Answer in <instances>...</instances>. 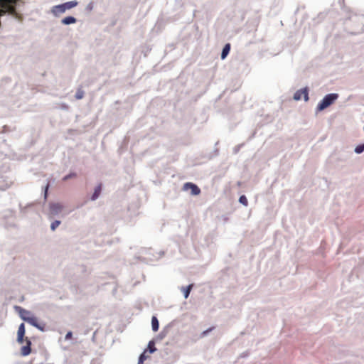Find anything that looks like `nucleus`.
<instances>
[{
  "label": "nucleus",
  "instance_id": "obj_1",
  "mask_svg": "<svg viewBox=\"0 0 364 364\" xmlns=\"http://www.w3.org/2000/svg\"><path fill=\"white\" fill-rule=\"evenodd\" d=\"M77 1H68L60 5L54 6L52 8V13L54 16H58L60 14L64 13L66 10L71 9L77 5Z\"/></svg>",
  "mask_w": 364,
  "mask_h": 364
},
{
  "label": "nucleus",
  "instance_id": "obj_2",
  "mask_svg": "<svg viewBox=\"0 0 364 364\" xmlns=\"http://www.w3.org/2000/svg\"><path fill=\"white\" fill-rule=\"evenodd\" d=\"M338 97V95L336 93H331L326 95L323 99L320 102V103L317 106V109L321 111L331 105H332L335 100H336Z\"/></svg>",
  "mask_w": 364,
  "mask_h": 364
},
{
  "label": "nucleus",
  "instance_id": "obj_3",
  "mask_svg": "<svg viewBox=\"0 0 364 364\" xmlns=\"http://www.w3.org/2000/svg\"><path fill=\"white\" fill-rule=\"evenodd\" d=\"M16 0H0V16L6 11L13 14L15 12V8L13 6Z\"/></svg>",
  "mask_w": 364,
  "mask_h": 364
},
{
  "label": "nucleus",
  "instance_id": "obj_4",
  "mask_svg": "<svg viewBox=\"0 0 364 364\" xmlns=\"http://www.w3.org/2000/svg\"><path fill=\"white\" fill-rule=\"evenodd\" d=\"M301 98H304L305 101L309 100V93L307 88L299 90L294 93V99L295 100H300Z\"/></svg>",
  "mask_w": 364,
  "mask_h": 364
},
{
  "label": "nucleus",
  "instance_id": "obj_5",
  "mask_svg": "<svg viewBox=\"0 0 364 364\" xmlns=\"http://www.w3.org/2000/svg\"><path fill=\"white\" fill-rule=\"evenodd\" d=\"M23 320L29 323L31 325L36 327L37 328H38L39 330L41 331H43L44 330V326L45 325H41L38 323V319L37 318L34 317V316H31L30 317H24L23 316Z\"/></svg>",
  "mask_w": 364,
  "mask_h": 364
},
{
  "label": "nucleus",
  "instance_id": "obj_6",
  "mask_svg": "<svg viewBox=\"0 0 364 364\" xmlns=\"http://www.w3.org/2000/svg\"><path fill=\"white\" fill-rule=\"evenodd\" d=\"M191 190V194L193 196H198L200 193V189L194 183H186L183 185V190L188 191Z\"/></svg>",
  "mask_w": 364,
  "mask_h": 364
},
{
  "label": "nucleus",
  "instance_id": "obj_7",
  "mask_svg": "<svg viewBox=\"0 0 364 364\" xmlns=\"http://www.w3.org/2000/svg\"><path fill=\"white\" fill-rule=\"evenodd\" d=\"M63 205L60 203H52L50 205V211L53 215L58 214L63 210Z\"/></svg>",
  "mask_w": 364,
  "mask_h": 364
},
{
  "label": "nucleus",
  "instance_id": "obj_8",
  "mask_svg": "<svg viewBox=\"0 0 364 364\" xmlns=\"http://www.w3.org/2000/svg\"><path fill=\"white\" fill-rule=\"evenodd\" d=\"M26 346H23L21 349V353L23 356H26V355H29L31 352V342L28 338H26Z\"/></svg>",
  "mask_w": 364,
  "mask_h": 364
},
{
  "label": "nucleus",
  "instance_id": "obj_9",
  "mask_svg": "<svg viewBox=\"0 0 364 364\" xmlns=\"http://www.w3.org/2000/svg\"><path fill=\"white\" fill-rule=\"evenodd\" d=\"M25 335V326L23 323H21L18 329V336L17 341L18 343H22L23 341V337Z\"/></svg>",
  "mask_w": 364,
  "mask_h": 364
},
{
  "label": "nucleus",
  "instance_id": "obj_10",
  "mask_svg": "<svg viewBox=\"0 0 364 364\" xmlns=\"http://www.w3.org/2000/svg\"><path fill=\"white\" fill-rule=\"evenodd\" d=\"M101 191H102V185L100 184L95 188V191L91 197V199L92 200H96L100 195Z\"/></svg>",
  "mask_w": 364,
  "mask_h": 364
},
{
  "label": "nucleus",
  "instance_id": "obj_11",
  "mask_svg": "<svg viewBox=\"0 0 364 364\" xmlns=\"http://www.w3.org/2000/svg\"><path fill=\"white\" fill-rule=\"evenodd\" d=\"M230 50V43H227L223 49V51H222V53H221V58L223 60L225 59L227 55H228L229 52Z\"/></svg>",
  "mask_w": 364,
  "mask_h": 364
},
{
  "label": "nucleus",
  "instance_id": "obj_12",
  "mask_svg": "<svg viewBox=\"0 0 364 364\" xmlns=\"http://www.w3.org/2000/svg\"><path fill=\"white\" fill-rule=\"evenodd\" d=\"M76 22V18L73 16H68L62 20V23L65 25L74 23Z\"/></svg>",
  "mask_w": 364,
  "mask_h": 364
},
{
  "label": "nucleus",
  "instance_id": "obj_13",
  "mask_svg": "<svg viewBox=\"0 0 364 364\" xmlns=\"http://www.w3.org/2000/svg\"><path fill=\"white\" fill-rule=\"evenodd\" d=\"M151 326L154 331H157L159 330V321L156 316H153L151 318Z\"/></svg>",
  "mask_w": 364,
  "mask_h": 364
},
{
  "label": "nucleus",
  "instance_id": "obj_14",
  "mask_svg": "<svg viewBox=\"0 0 364 364\" xmlns=\"http://www.w3.org/2000/svg\"><path fill=\"white\" fill-rule=\"evenodd\" d=\"M192 287H193V284H190L186 287H183L182 288V290H183V292L184 294V297L186 299H187L190 294V292L192 289Z\"/></svg>",
  "mask_w": 364,
  "mask_h": 364
},
{
  "label": "nucleus",
  "instance_id": "obj_15",
  "mask_svg": "<svg viewBox=\"0 0 364 364\" xmlns=\"http://www.w3.org/2000/svg\"><path fill=\"white\" fill-rule=\"evenodd\" d=\"M18 308L19 309L20 316L21 317L22 319H23V316L24 317H30L31 316V313L28 311L21 309V307H18Z\"/></svg>",
  "mask_w": 364,
  "mask_h": 364
},
{
  "label": "nucleus",
  "instance_id": "obj_16",
  "mask_svg": "<svg viewBox=\"0 0 364 364\" xmlns=\"http://www.w3.org/2000/svg\"><path fill=\"white\" fill-rule=\"evenodd\" d=\"M84 95H85L84 91H83L81 88H79V89L77 90V92H76V94H75V98H76L77 100H81L82 98H83Z\"/></svg>",
  "mask_w": 364,
  "mask_h": 364
},
{
  "label": "nucleus",
  "instance_id": "obj_17",
  "mask_svg": "<svg viewBox=\"0 0 364 364\" xmlns=\"http://www.w3.org/2000/svg\"><path fill=\"white\" fill-rule=\"evenodd\" d=\"M147 358V356L146 355V351H144L143 353H141L139 358V362L138 364H143L144 360H146Z\"/></svg>",
  "mask_w": 364,
  "mask_h": 364
},
{
  "label": "nucleus",
  "instance_id": "obj_18",
  "mask_svg": "<svg viewBox=\"0 0 364 364\" xmlns=\"http://www.w3.org/2000/svg\"><path fill=\"white\" fill-rule=\"evenodd\" d=\"M239 201L245 206L248 205V201L245 196H241L239 198Z\"/></svg>",
  "mask_w": 364,
  "mask_h": 364
},
{
  "label": "nucleus",
  "instance_id": "obj_19",
  "mask_svg": "<svg viewBox=\"0 0 364 364\" xmlns=\"http://www.w3.org/2000/svg\"><path fill=\"white\" fill-rule=\"evenodd\" d=\"M148 348H149V352H150L151 353H154V352H155V351H156V348L154 347V341H150V342L149 343Z\"/></svg>",
  "mask_w": 364,
  "mask_h": 364
},
{
  "label": "nucleus",
  "instance_id": "obj_20",
  "mask_svg": "<svg viewBox=\"0 0 364 364\" xmlns=\"http://www.w3.org/2000/svg\"><path fill=\"white\" fill-rule=\"evenodd\" d=\"M60 224V220H55L51 223L50 228L53 231H54Z\"/></svg>",
  "mask_w": 364,
  "mask_h": 364
},
{
  "label": "nucleus",
  "instance_id": "obj_21",
  "mask_svg": "<svg viewBox=\"0 0 364 364\" xmlns=\"http://www.w3.org/2000/svg\"><path fill=\"white\" fill-rule=\"evenodd\" d=\"M355 151L357 153V154H360L362 153L363 151H364V144H360L358 146H357L355 149Z\"/></svg>",
  "mask_w": 364,
  "mask_h": 364
},
{
  "label": "nucleus",
  "instance_id": "obj_22",
  "mask_svg": "<svg viewBox=\"0 0 364 364\" xmlns=\"http://www.w3.org/2000/svg\"><path fill=\"white\" fill-rule=\"evenodd\" d=\"M77 176L76 173H71L68 175H66L65 176L63 177V181H67L70 178H75Z\"/></svg>",
  "mask_w": 364,
  "mask_h": 364
},
{
  "label": "nucleus",
  "instance_id": "obj_23",
  "mask_svg": "<svg viewBox=\"0 0 364 364\" xmlns=\"http://www.w3.org/2000/svg\"><path fill=\"white\" fill-rule=\"evenodd\" d=\"M72 336H73V333H72V332H71V331H69V332H68V333H67V334L65 335V340H69V339H70V338H72Z\"/></svg>",
  "mask_w": 364,
  "mask_h": 364
},
{
  "label": "nucleus",
  "instance_id": "obj_24",
  "mask_svg": "<svg viewBox=\"0 0 364 364\" xmlns=\"http://www.w3.org/2000/svg\"><path fill=\"white\" fill-rule=\"evenodd\" d=\"M48 187H49V184L48 183L45 188V198H47Z\"/></svg>",
  "mask_w": 364,
  "mask_h": 364
}]
</instances>
